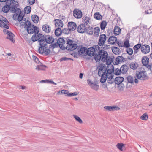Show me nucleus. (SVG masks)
Instances as JSON below:
<instances>
[{"label": "nucleus", "mask_w": 152, "mask_h": 152, "mask_svg": "<svg viewBox=\"0 0 152 152\" xmlns=\"http://www.w3.org/2000/svg\"><path fill=\"white\" fill-rule=\"evenodd\" d=\"M54 21L55 22V27H59L60 28L63 27V23L61 20L58 19H55L54 20Z\"/></svg>", "instance_id": "obj_17"}, {"label": "nucleus", "mask_w": 152, "mask_h": 152, "mask_svg": "<svg viewBox=\"0 0 152 152\" xmlns=\"http://www.w3.org/2000/svg\"><path fill=\"white\" fill-rule=\"evenodd\" d=\"M127 80L129 83L132 84L134 83L133 78L130 76H129L127 77Z\"/></svg>", "instance_id": "obj_48"}, {"label": "nucleus", "mask_w": 152, "mask_h": 152, "mask_svg": "<svg viewBox=\"0 0 152 152\" xmlns=\"http://www.w3.org/2000/svg\"><path fill=\"white\" fill-rule=\"evenodd\" d=\"M129 67L125 64H124V74H125L128 70Z\"/></svg>", "instance_id": "obj_63"}, {"label": "nucleus", "mask_w": 152, "mask_h": 152, "mask_svg": "<svg viewBox=\"0 0 152 152\" xmlns=\"http://www.w3.org/2000/svg\"><path fill=\"white\" fill-rule=\"evenodd\" d=\"M142 45L140 43H138L134 47L133 49L134 50H138V49L141 48Z\"/></svg>", "instance_id": "obj_54"}, {"label": "nucleus", "mask_w": 152, "mask_h": 152, "mask_svg": "<svg viewBox=\"0 0 152 152\" xmlns=\"http://www.w3.org/2000/svg\"><path fill=\"white\" fill-rule=\"evenodd\" d=\"M46 67V66L44 65H42L40 66L38 65L37 66L36 69L38 70H44Z\"/></svg>", "instance_id": "obj_45"}, {"label": "nucleus", "mask_w": 152, "mask_h": 152, "mask_svg": "<svg viewBox=\"0 0 152 152\" xmlns=\"http://www.w3.org/2000/svg\"><path fill=\"white\" fill-rule=\"evenodd\" d=\"M62 94H65V96H67L66 95L69 94V91L66 90H62Z\"/></svg>", "instance_id": "obj_58"}, {"label": "nucleus", "mask_w": 152, "mask_h": 152, "mask_svg": "<svg viewBox=\"0 0 152 152\" xmlns=\"http://www.w3.org/2000/svg\"><path fill=\"white\" fill-rule=\"evenodd\" d=\"M112 51L113 53L115 54H117L118 53L119 49L115 47H113L112 48Z\"/></svg>", "instance_id": "obj_44"}, {"label": "nucleus", "mask_w": 152, "mask_h": 152, "mask_svg": "<svg viewBox=\"0 0 152 152\" xmlns=\"http://www.w3.org/2000/svg\"><path fill=\"white\" fill-rule=\"evenodd\" d=\"M46 44L45 43L40 45L38 49L39 53L40 54L44 53L45 56H48L50 53L51 52L50 49H49V48H47V47H46Z\"/></svg>", "instance_id": "obj_7"}, {"label": "nucleus", "mask_w": 152, "mask_h": 152, "mask_svg": "<svg viewBox=\"0 0 152 152\" xmlns=\"http://www.w3.org/2000/svg\"><path fill=\"white\" fill-rule=\"evenodd\" d=\"M122 59V61H124V58L122 56H118L115 59V61L113 62V64L114 65H117L120 62V60Z\"/></svg>", "instance_id": "obj_31"}, {"label": "nucleus", "mask_w": 152, "mask_h": 152, "mask_svg": "<svg viewBox=\"0 0 152 152\" xmlns=\"http://www.w3.org/2000/svg\"><path fill=\"white\" fill-rule=\"evenodd\" d=\"M147 69H148V70H150L152 72V69H151L152 68V64H148L147 66Z\"/></svg>", "instance_id": "obj_60"}, {"label": "nucleus", "mask_w": 152, "mask_h": 152, "mask_svg": "<svg viewBox=\"0 0 152 152\" xmlns=\"http://www.w3.org/2000/svg\"><path fill=\"white\" fill-rule=\"evenodd\" d=\"M66 44H67V46H69L70 45H72L74 42V41L71 39H70L68 37H67L66 39Z\"/></svg>", "instance_id": "obj_46"}, {"label": "nucleus", "mask_w": 152, "mask_h": 152, "mask_svg": "<svg viewBox=\"0 0 152 152\" xmlns=\"http://www.w3.org/2000/svg\"><path fill=\"white\" fill-rule=\"evenodd\" d=\"M73 116L75 119L80 123L81 124L83 123L82 120L79 117L74 115H73Z\"/></svg>", "instance_id": "obj_47"}, {"label": "nucleus", "mask_w": 152, "mask_h": 152, "mask_svg": "<svg viewBox=\"0 0 152 152\" xmlns=\"http://www.w3.org/2000/svg\"><path fill=\"white\" fill-rule=\"evenodd\" d=\"M107 69V67H106L105 64H101L99 66V68L98 70V74L101 75V74L104 73V72L105 71V72H106Z\"/></svg>", "instance_id": "obj_16"}, {"label": "nucleus", "mask_w": 152, "mask_h": 152, "mask_svg": "<svg viewBox=\"0 0 152 152\" xmlns=\"http://www.w3.org/2000/svg\"><path fill=\"white\" fill-rule=\"evenodd\" d=\"M141 50L142 52L144 54L148 53L150 51V46L148 45H144L142 46Z\"/></svg>", "instance_id": "obj_11"}, {"label": "nucleus", "mask_w": 152, "mask_h": 152, "mask_svg": "<svg viewBox=\"0 0 152 152\" xmlns=\"http://www.w3.org/2000/svg\"><path fill=\"white\" fill-rule=\"evenodd\" d=\"M98 75L99 76L101 77L100 80V81L101 83H104L106 81L107 75H106V74H105V70L104 72V73L101 74V75L99 74H98Z\"/></svg>", "instance_id": "obj_20"}, {"label": "nucleus", "mask_w": 152, "mask_h": 152, "mask_svg": "<svg viewBox=\"0 0 152 152\" xmlns=\"http://www.w3.org/2000/svg\"><path fill=\"white\" fill-rule=\"evenodd\" d=\"M86 26L84 24H82L78 26L77 28V31L79 33H83L86 31Z\"/></svg>", "instance_id": "obj_12"}, {"label": "nucleus", "mask_w": 152, "mask_h": 152, "mask_svg": "<svg viewBox=\"0 0 152 152\" xmlns=\"http://www.w3.org/2000/svg\"><path fill=\"white\" fill-rule=\"evenodd\" d=\"M82 22L85 25H87L89 22V18L87 16H83L82 18Z\"/></svg>", "instance_id": "obj_30"}, {"label": "nucleus", "mask_w": 152, "mask_h": 152, "mask_svg": "<svg viewBox=\"0 0 152 152\" xmlns=\"http://www.w3.org/2000/svg\"><path fill=\"white\" fill-rule=\"evenodd\" d=\"M94 18L97 20L102 19V16L99 12L95 13L94 15Z\"/></svg>", "instance_id": "obj_37"}, {"label": "nucleus", "mask_w": 152, "mask_h": 152, "mask_svg": "<svg viewBox=\"0 0 152 152\" xmlns=\"http://www.w3.org/2000/svg\"><path fill=\"white\" fill-rule=\"evenodd\" d=\"M124 81V77H118L115 78L114 82L117 84H121L122 82Z\"/></svg>", "instance_id": "obj_25"}, {"label": "nucleus", "mask_w": 152, "mask_h": 152, "mask_svg": "<svg viewBox=\"0 0 152 152\" xmlns=\"http://www.w3.org/2000/svg\"><path fill=\"white\" fill-rule=\"evenodd\" d=\"M27 22L28 23V25H26L24 28L26 29L28 34H34L38 30L39 28L38 27L34 25L31 24L30 21L28 20H27Z\"/></svg>", "instance_id": "obj_4"}, {"label": "nucleus", "mask_w": 152, "mask_h": 152, "mask_svg": "<svg viewBox=\"0 0 152 152\" xmlns=\"http://www.w3.org/2000/svg\"><path fill=\"white\" fill-rule=\"evenodd\" d=\"M72 31L69 29V28L68 27V28H65L62 30V33L65 34H68L70 33H71Z\"/></svg>", "instance_id": "obj_41"}, {"label": "nucleus", "mask_w": 152, "mask_h": 152, "mask_svg": "<svg viewBox=\"0 0 152 152\" xmlns=\"http://www.w3.org/2000/svg\"><path fill=\"white\" fill-rule=\"evenodd\" d=\"M57 42L60 44H64L65 43V40L63 38H60L58 40Z\"/></svg>", "instance_id": "obj_51"}, {"label": "nucleus", "mask_w": 152, "mask_h": 152, "mask_svg": "<svg viewBox=\"0 0 152 152\" xmlns=\"http://www.w3.org/2000/svg\"><path fill=\"white\" fill-rule=\"evenodd\" d=\"M31 19L33 22L36 23L38 22L39 18L37 15H34L31 16Z\"/></svg>", "instance_id": "obj_34"}, {"label": "nucleus", "mask_w": 152, "mask_h": 152, "mask_svg": "<svg viewBox=\"0 0 152 152\" xmlns=\"http://www.w3.org/2000/svg\"><path fill=\"white\" fill-rule=\"evenodd\" d=\"M39 30L35 33L31 37V40L33 42L38 40V42L39 43V45H40L43 44V42L44 43V35L41 33H39Z\"/></svg>", "instance_id": "obj_3"}, {"label": "nucleus", "mask_w": 152, "mask_h": 152, "mask_svg": "<svg viewBox=\"0 0 152 152\" xmlns=\"http://www.w3.org/2000/svg\"><path fill=\"white\" fill-rule=\"evenodd\" d=\"M80 48L78 51V53L79 54L81 55L85 53L86 55H88L89 56H92V54H93V53H92L94 51V45L88 49L86 47H83L82 45H79L78 48Z\"/></svg>", "instance_id": "obj_2"}, {"label": "nucleus", "mask_w": 152, "mask_h": 152, "mask_svg": "<svg viewBox=\"0 0 152 152\" xmlns=\"http://www.w3.org/2000/svg\"><path fill=\"white\" fill-rule=\"evenodd\" d=\"M113 61V58H110V57L109 56V57L107 58L105 61L106 62V64L107 65V66H109V65H111V63Z\"/></svg>", "instance_id": "obj_42"}, {"label": "nucleus", "mask_w": 152, "mask_h": 152, "mask_svg": "<svg viewBox=\"0 0 152 152\" xmlns=\"http://www.w3.org/2000/svg\"><path fill=\"white\" fill-rule=\"evenodd\" d=\"M121 68L122 69V71L121 72V69H119L118 68H117L115 69V70L114 69V72H113V73L116 75H119L121 72L122 73H124V65H122Z\"/></svg>", "instance_id": "obj_22"}, {"label": "nucleus", "mask_w": 152, "mask_h": 152, "mask_svg": "<svg viewBox=\"0 0 152 152\" xmlns=\"http://www.w3.org/2000/svg\"><path fill=\"white\" fill-rule=\"evenodd\" d=\"M60 45L61 44H60L58 42H56L53 44L50 45L49 46V49H51L53 52V49L54 48L58 47V46H60Z\"/></svg>", "instance_id": "obj_27"}, {"label": "nucleus", "mask_w": 152, "mask_h": 152, "mask_svg": "<svg viewBox=\"0 0 152 152\" xmlns=\"http://www.w3.org/2000/svg\"><path fill=\"white\" fill-rule=\"evenodd\" d=\"M28 1L30 5H32L33 4L35 1V0H28Z\"/></svg>", "instance_id": "obj_61"}, {"label": "nucleus", "mask_w": 152, "mask_h": 152, "mask_svg": "<svg viewBox=\"0 0 152 152\" xmlns=\"http://www.w3.org/2000/svg\"><path fill=\"white\" fill-rule=\"evenodd\" d=\"M140 118L143 120H146L148 118L147 114L145 113L143 114L141 117Z\"/></svg>", "instance_id": "obj_55"}, {"label": "nucleus", "mask_w": 152, "mask_h": 152, "mask_svg": "<svg viewBox=\"0 0 152 152\" xmlns=\"http://www.w3.org/2000/svg\"><path fill=\"white\" fill-rule=\"evenodd\" d=\"M107 23L106 21L104 20L101 22L100 27L102 30H104L105 29L107 25Z\"/></svg>", "instance_id": "obj_36"}, {"label": "nucleus", "mask_w": 152, "mask_h": 152, "mask_svg": "<svg viewBox=\"0 0 152 152\" xmlns=\"http://www.w3.org/2000/svg\"><path fill=\"white\" fill-rule=\"evenodd\" d=\"M78 93L77 92H74L73 93H69L67 95V96L68 97H72L73 96H75L77 95Z\"/></svg>", "instance_id": "obj_49"}, {"label": "nucleus", "mask_w": 152, "mask_h": 152, "mask_svg": "<svg viewBox=\"0 0 152 152\" xmlns=\"http://www.w3.org/2000/svg\"><path fill=\"white\" fill-rule=\"evenodd\" d=\"M32 58L34 61L37 63H39V58L33 55Z\"/></svg>", "instance_id": "obj_57"}, {"label": "nucleus", "mask_w": 152, "mask_h": 152, "mask_svg": "<svg viewBox=\"0 0 152 152\" xmlns=\"http://www.w3.org/2000/svg\"><path fill=\"white\" fill-rule=\"evenodd\" d=\"M31 7L30 6H27L24 9V13L27 14H29L31 10Z\"/></svg>", "instance_id": "obj_38"}, {"label": "nucleus", "mask_w": 152, "mask_h": 152, "mask_svg": "<svg viewBox=\"0 0 152 152\" xmlns=\"http://www.w3.org/2000/svg\"><path fill=\"white\" fill-rule=\"evenodd\" d=\"M130 68L133 70H135L138 67L139 65L136 62H132L130 64Z\"/></svg>", "instance_id": "obj_29"}, {"label": "nucleus", "mask_w": 152, "mask_h": 152, "mask_svg": "<svg viewBox=\"0 0 152 152\" xmlns=\"http://www.w3.org/2000/svg\"><path fill=\"white\" fill-rule=\"evenodd\" d=\"M117 148L120 150L123 151L122 148L124 146V143H118L116 145Z\"/></svg>", "instance_id": "obj_52"}, {"label": "nucleus", "mask_w": 152, "mask_h": 152, "mask_svg": "<svg viewBox=\"0 0 152 152\" xmlns=\"http://www.w3.org/2000/svg\"><path fill=\"white\" fill-rule=\"evenodd\" d=\"M130 44L129 43V40H125L124 41V47L128 48L130 47Z\"/></svg>", "instance_id": "obj_50"}, {"label": "nucleus", "mask_w": 152, "mask_h": 152, "mask_svg": "<svg viewBox=\"0 0 152 152\" xmlns=\"http://www.w3.org/2000/svg\"><path fill=\"white\" fill-rule=\"evenodd\" d=\"M126 51L128 54L131 55L133 53V50L132 49L130 48H127Z\"/></svg>", "instance_id": "obj_53"}, {"label": "nucleus", "mask_w": 152, "mask_h": 152, "mask_svg": "<svg viewBox=\"0 0 152 152\" xmlns=\"http://www.w3.org/2000/svg\"><path fill=\"white\" fill-rule=\"evenodd\" d=\"M92 56H94L95 60L97 62H99L100 60L103 62H105L109 57L107 52L103 49H101L99 46L94 45Z\"/></svg>", "instance_id": "obj_1"}, {"label": "nucleus", "mask_w": 152, "mask_h": 152, "mask_svg": "<svg viewBox=\"0 0 152 152\" xmlns=\"http://www.w3.org/2000/svg\"><path fill=\"white\" fill-rule=\"evenodd\" d=\"M67 61V58L66 57L64 56L62 57L60 59V62H61L63 61Z\"/></svg>", "instance_id": "obj_62"}, {"label": "nucleus", "mask_w": 152, "mask_h": 152, "mask_svg": "<svg viewBox=\"0 0 152 152\" xmlns=\"http://www.w3.org/2000/svg\"><path fill=\"white\" fill-rule=\"evenodd\" d=\"M117 38L114 36H111L108 40V42L110 44H114L117 42Z\"/></svg>", "instance_id": "obj_18"}, {"label": "nucleus", "mask_w": 152, "mask_h": 152, "mask_svg": "<svg viewBox=\"0 0 152 152\" xmlns=\"http://www.w3.org/2000/svg\"><path fill=\"white\" fill-rule=\"evenodd\" d=\"M100 49H101L105 50L108 49L110 48V45L104 44L103 45H101L100 46Z\"/></svg>", "instance_id": "obj_40"}, {"label": "nucleus", "mask_w": 152, "mask_h": 152, "mask_svg": "<svg viewBox=\"0 0 152 152\" xmlns=\"http://www.w3.org/2000/svg\"><path fill=\"white\" fill-rule=\"evenodd\" d=\"M12 5H11V4H8L7 2L5 3V5H4L2 7V12L5 13H7L9 10H10L11 12H15V8H16V7L17 6V4L12 3Z\"/></svg>", "instance_id": "obj_5"}, {"label": "nucleus", "mask_w": 152, "mask_h": 152, "mask_svg": "<svg viewBox=\"0 0 152 152\" xmlns=\"http://www.w3.org/2000/svg\"><path fill=\"white\" fill-rule=\"evenodd\" d=\"M104 108L106 110H108L109 111H117L120 109L119 107L115 105L105 106L104 107Z\"/></svg>", "instance_id": "obj_14"}, {"label": "nucleus", "mask_w": 152, "mask_h": 152, "mask_svg": "<svg viewBox=\"0 0 152 152\" xmlns=\"http://www.w3.org/2000/svg\"><path fill=\"white\" fill-rule=\"evenodd\" d=\"M149 62V59L146 56H143L142 58V62L144 66H147Z\"/></svg>", "instance_id": "obj_24"}, {"label": "nucleus", "mask_w": 152, "mask_h": 152, "mask_svg": "<svg viewBox=\"0 0 152 152\" xmlns=\"http://www.w3.org/2000/svg\"><path fill=\"white\" fill-rule=\"evenodd\" d=\"M90 87L92 89L96 91L98 90L99 88V86L95 83H94Z\"/></svg>", "instance_id": "obj_39"}, {"label": "nucleus", "mask_w": 152, "mask_h": 152, "mask_svg": "<svg viewBox=\"0 0 152 152\" xmlns=\"http://www.w3.org/2000/svg\"><path fill=\"white\" fill-rule=\"evenodd\" d=\"M13 3L14 4L15 3V4H17L18 5H17V6L16 7V8H17L18 7L19 4L17 1H15V0H8L7 2V3L9 4H10V3L11 5H12V4ZM13 5H14V4Z\"/></svg>", "instance_id": "obj_43"}, {"label": "nucleus", "mask_w": 152, "mask_h": 152, "mask_svg": "<svg viewBox=\"0 0 152 152\" xmlns=\"http://www.w3.org/2000/svg\"><path fill=\"white\" fill-rule=\"evenodd\" d=\"M136 77L137 79H140L142 80H148L149 77L147 75L146 71L143 70L142 71H136V76L135 78Z\"/></svg>", "instance_id": "obj_6"}, {"label": "nucleus", "mask_w": 152, "mask_h": 152, "mask_svg": "<svg viewBox=\"0 0 152 152\" xmlns=\"http://www.w3.org/2000/svg\"><path fill=\"white\" fill-rule=\"evenodd\" d=\"M107 38V37L105 34H100L99 37L98 45L100 47L101 45L104 44Z\"/></svg>", "instance_id": "obj_10"}, {"label": "nucleus", "mask_w": 152, "mask_h": 152, "mask_svg": "<svg viewBox=\"0 0 152 152\" xmlns=\"http://www.w3.org/2000/svg\"><path fill=\"white\" fill-rule=\"evenodd\" d=\"M6 23L5 22H3L1 21V20H0V27H3L4 26V24H5Z\"/></svg>", "instance_id": "obj_64"}, {"label": "nucleus", "mask_w": 152, "mask_h": 152, "mask_svg": "<svg viewBox=\"0 0 152 152\" xmlns=\"http://www.w3.org/2000/svg\"><path fill=\"white\" fill-rule=\"evenodd\" d=\"M130 33H128L125 39V40H129L130 37Z\"/></svg>", "instance_id": "obj_59"}, {"label": "nucleus", "mask_w": 152, "mask_h": 152, "mask_svg": "<svg viewBox=\"0 0 152 152\" xmlns=\"http://www.w3.org/2000/svg\"><path fill=\"white\" fill-rule=\"evenodd\" d=\"M78 45L75 43H72L69 46H66V48L68 50L72 51L75 50L77 47Z\"/></svg>", "instance_id": "obj_21"}, {"label": "nucleus", "mask_w": 152, "mask_h": 152, "mask_svg": "<svg viewBox=\"0 0 152 152\" xmlns=\"http://www.w3.org/2000/svg\"><path fill=\"white\" fill-rule=\"evenodd\" d=\"M93 30L94 31V35L96 37H98L99 35L100 30L99 27L97 26L96 27L94 28Z\"/></svg>", "instance_id": "obj_35"}, {"label": "nucleus", "mask_w": 152, "mask_h": 152, "mask_svg": "<svg viewBox=\"0 0 152 152\" xmlns=\"http://www.w3.org/2000/svg\"><path fill=\"white\" fill-rule=\"evenodd\" d=\"M55 41V39L53 38L52 36L50 35H45L44 36V41L45 42L44 43L43 42V44L45 43L46 44V45L47 44H52Z\"/></svg>", "instance_id": "obj_9"}, {"label": "nucleus", "mask_w": 152, "mask_h": 152, "mask_svg": "<svg viewBox=\"0 0 152 152\" xmlns=\"http://www.w3.org/2000/svg\"><path fill=\"white\" fill-rule=\"evenodd\" d=\"M67 26L72 31H74L77 28L76 23L73 21L69 22L68 23Z\"/></svg>", "instance_id": "obj_15"}, {"label": "nucleus", "mask_w": 152, "mask_h": 152, "mask_svg": "<svg viewBox=\"0 0 152 152\" xmlns=\"http://www.w3.org/2000/svg\"><path fill=\"white\" fill-rule=\"evenodd\" d=\"M42 29L43 31L47 33L50 32L51 31V29L50 28V26L47 24L42 26Z\"/></svg>", "instance_id": "obj_23"}, {"label": "nucleus", "mask_w": 152, "mask_h": 152, "mask_svg": "<svg viewBox=\"0 0 152 152\" xmlns=\"http://www.w3.org/2000/svg\"><path fill=\"white\" fill-rule=\"evenodd\" d=\"M13 36H14V35L12 32H9V33L7 34L6 39H9L13 42H14L15 40L13 38Z\"/></svg>", "instance_id": "obj_32"}, {"label": "nucleus", "mask_w": 152, "mask_h": 152, "mask_svg": "<svg viewBox=\"0 0 152 152\" xmlns=\"http://www.w3.org/2000/svg\"><path fill=\"white\" fill-rule=\"evenodd\" d=\"M87 34L90 35H92L94 33L93 28L92 27L89 26L88 27H86V31Z\"/></svg>", "instance_id": "obj_26"}, {"label": "nucleus", "mask_w": 152, "mask_h": 152, "mask_svg": "<svg viewBox=\"0 0 152 152\" xmlns=\"http://www.w3.org/2000/svg\"><path fill=\"white\" fill-rule=\"evenodd\" d=\"M118 85L117 87L118 89L120 91H123L124 90V84L122 83H121Z\"/></svg>", "instance_id": "obj_56"}, {"label": "nucleus", "mask_w": 152, "mask_h": 152, "mask_svg": "<svg viewBox=\"0 0 152 152\" xmlns=\"http://www.w3.org/2000/svg\"><path fill=\"white\" fill-rule=\"evenodd\" d=\"M107 68L106 71L107 72H105V74L107 75L108 74H111L114 72V66L113 65H109V66H107Z\"/></svg>", "instance_id": "obj_19"}, {"label": "nucleus", "mask_w": 152, "mask_h": 152, "mask_svg": "<svg viewBox=\"0 0 152 152\" xmlns=\"http://www.w3.org/2000/svg\"><path fill=\"white\" fill-rule=\"evenodd\" d=\"M121 31V29L118 26H116L114 29V34L115 35H117L119 34Z\"/></svg>", "instance_id": "obj_28"}, {"label": "nucleus", "mask_w": 152, "mask_h": 152, "mask_svg": "<svg viewBox=\"0 0 152 152\" xmlns=\"http://www.w3.org/2000/svg\"><path fill=\"white\" fill-rule=\"evenodd\" d=\"M15 12L13 13H17L18 14L17 20L19 22L22 21L24 18L25 14L23 13L19 8H15Z\"/></svg>", "instance_id": "obj_8"}, {"label": "nucleus", "mask_w": 152, "mask_h": 152, "mask_svg": "<svg viewBox=\"0 0 152 152\" xmlns=\"http://www.w3.org/2000/svg\"><path fill=\"white\" fill-rule=\"evenodd\" d=\"M73 15L77 18H81L82 15V12L80 10L77 9H76L74 10L73 11Z\"/></svg>", "instance_id": "obj_13"}, {"label": "nucleus", "mask_w": 152, "mask_h": 152, "mask_svg": "<svg viewBox=\"0 0 152 152\" xmlns=\"http://www.w3.org/2000/svg\"><path fill=\"white\" fill-rule=\"evenodd\" d=\"M55 35L56 36H59L62 33L61 28L57 27L55 30L54 32Z\"/></svg>", "instance_id": "obj_33"}]
</instances>
